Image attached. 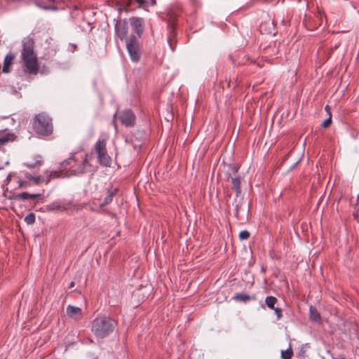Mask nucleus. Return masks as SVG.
I'll list each match as a JSON object with an SVG mask.
<instances>
[{
	"label": "nucleus",
	"instance_id": "2",
	"mask_svg": "<svg viewBox=\"0 0 359 359\" xmlns=\"http://www.w3.org/2000/svg\"><path fill=\"white\" fill-rule=\"evenodd\" d=\"M118 322L109 316H98L92 321L91 331L97 339H104L117 330Z\"/></svg>",
	"mask_w": 359,
	"mask_h": 359
},
{
	"label": "nucleus",
	"instance_id": "16",
	"mask_svg": "<svg viewBox=\"0 0 359 359\" xmlns=\"http://www.w3.org/2000/svg\"><path fill=\"white\" fill-rule=\"evenodd\" d=\"M14 58L15 56L13 54H8L6 55L2 69L3 72L8 73L10 72L11 65H12Z\"/></svg>",
	"mask_w": 359,
	"mask_h": 359
},
{
	"label": "nucleus",
	"instance_id": "24",
	"mask_svg": "<svg viewBox=\"0 0 359 359\" xmlns=\"http://www.w3.org/2000/svg\"><path fill=\"white\" fill-rule=\"evenodd\" d=\"M25 177L27 180H30L34 182L35 184H39L41 181V177L40 176H32L31 174L26 172L25 174Z\"/></svg>",
	"mask_w": 359,
	"mask_h": 359
},
{
	"label": "nucleus",
	"instance_id": "4",
	"mask_svg": "<svg viewBox=\"0 0 359 359\" xmlns=\"http://www.w3.org/2000/svg\"><path fill=\"white\" fill-rule=\"evenodd\" d=\"M32 126L34 130L41 136L50 135L53 132L52 119L45 113H41L35 116Z\"/></svg>",
	"mask_w": 359,
	"mask_h": 359
},
{
	"label": "nucleus",
	"instance_id": "10",
	"mask_svg": "<svg viewBox=\"0 0 359 359\" xmlns=\"http://www.w3.org/2000/svg\"><path fill=\"white\" fill-rule=\"evenodd\" d=\"M118 118L121 123L126 127H132L135 123V115L130 110L126 109L120 113Z\"/></svg>",
	"mask_w": 359,
	"mask_h": 359
},
{
	"label": "nucleus",
	"instance_id": "9",
	"mask_svg": "<svg viewBox=\"0 0 359 359\" xmlns=\"http://www.w3.org/2000/svg\"><path fill=\"white\" fill-rule=\"evenodd\" d=\"M115 35L121 41L125 42L128 39V22L126 20H117L115 24Z\"/></svg>",
	"mask_w": 359,
	"mask_h": 359
},
{
	"label": "nucleus",
	"instance_id": "33",
	"mask_svg": "<svg viewBox=\"0 0 359 359\" xmlns=\"http://www.w3.org/2000/svg\"><path fill=\"white\" fill-rule=\"evenodd\" d=\"M74 285H75L74 282H73V281H72V282H71V283H69V288H72V287H73L74 286Z\"/></svg>",
	"mask_w": 359,
	"mask_h": 359
},
{
	"label": "nucleus",
	"instance_id": "7",
	"mask_svg": "<svg viewBox=\"0 0 359 359\" xmlns=\"http://www.w3.org/2000/svg\"><path fill=\"white\" fill-rule=\"evenodd\" d=\"M226 177L228 180H231L232 184V189L236 192L238 197L241 193V177L238 175V168L235 165H229V170L226 172Z\"/></svg>",
	"mask_w": 359,
	"mask_h": 359
},
{
	"label": "nucleus",
	"instance_id": "23",
	"mask_svg": "<svg viewBox=\"0 0 359 359\" xmlns=\"http://www.w3.org/2000/svg\"><path fill=\"white\" fill-rule=\"evenodd\" d=\"M24 220L28 225L33 224L35 222V215L33 212H30L25 216Z\"/></svg>",
	"mask_w": 359,
	"mask_h": 359
},
{
	"label": "nucleus",
	"instance_id": "3",
	"mask_svg": "<svg viewBox=\"0 0 359 359\" xmlns=\"http://www.w3.org/2000/svg\"><path fill=\"white\" fill-rule=\"evenodd\" d=\"M21 58L27 72L31 74H36L39 69L38 59L32 42L29 40L22 43Z\"/></svg>",
	"mask_w": 359,
	"mask_h": 359
},
{
	"label": "nucleus",
	"instance_id": "32",
	"mask_svg": "<svg viewBox=\"0 0 359 359\" xmlns=\"http://www.w3.org/2000/svg\"><path fill=\"white\" fill-rule=\"evenodd\" d=\"M156 0H150V1H149V6H154V5H156Z\"/></svg>",
	"mask_w": 359,
	"mask_h": 359
},
{
	"label": "nucleus",
	"instance_id": "14",
	"mask_svg": "<svg viewBox=\"0 0 359 359\" xmlns=\"http://www.w3.org/2000/svg\"><path fill=\"white\" fill-rule=\"evenodd\" d=\"M15 135L13 133H0V149L8 142L14 141Z\"/></svg>",
	"mask_w": 359,
	"mask_h": 359
},
{
	"label": "nucleus",
	"instance_id": "34",
	"mask_svg": "<svg viewBox=\"0 0 359 359\" xmlns=\"http://www.w3.org/2000/svg\"><path fill=\"white\" fill-rule=\"evenodd\" d=\"M170 34H171V35H174L173 28H172V29H171Z\"/></svg>",
	"mask_w": 359,
	"mask_h": 359
},
{
	"label": "nucleus",
	"instance_id": "1",
	"mask_svg": "<svg viewBox=\"0 0 359 359\" xmlns=\"http://www.w3.org/2000/svg\"><path fill=\"white\" fill-rule=\"evenodd\" d=\"M89 165L88 161V155L85 153H74L70 157L63 161L60 163V170L52 171L50 176L53 177H59L65 171V176L69 177L72 175H81L86 171L87 167Z\"/></svg>",
	"mask_w": 359,
	"mask_h": 359
},
{
	"label": "nucleus",
	"instance_id": "6",
	"mask_svg": "<svg viewBox=\"0 0 359 359\" xmlns=\"http://www.w3.org/2000/svg\"><path fill=\"white\" fill-rule=\"evenodd\" d=\"M95 150L97 155L99 163L103 166H110L111 158L107 151L106 141L104 140H98L95 144Z\"/></svg>",
	"mask_w": 359,
	"mask_h": 359
},
{
	"label": "nucleus",
	"instance_id": "35",
	"mask_svg": "<svg viewBox=\"0 0 359 359\" xmlns=\"http://www.w3.org/2000/svg\"><path fill=\"white\" fill-rule=\"evenodd\" d=\"M1 168V167L0 166V169Z\"/></svg>",
	"mask_w": 359,
	"mask_h": 359
},
{
	"label": "nucleus",
	"instance_id": "30",
	"mask_svg": "<svg viewBox=\"0 0 359 359\" xmlns=\"http://www.w3.org/2000/svg\"><path fill=\"white\" fill-rule=\"evenodd\" d=\"M25 165L27 168H35L36 166L39 165H40V162H39V161H36V162H35L34 163H26Z\"/></svg>",
	"mask_w": 359,
	"mask_h": 359
},
{
	"label": "nucleus",
	"instance_id": "28",
	"mask_svg": "<svg viewBox=\"0 0 359 359\" xmlns=\"http://www.w3.org/2000/svg\"><path fill=\"white\" fill-rule=\"evenodd\" d=\"M30 184L27 181L18 180V187L21 189H26L29 187Z\"/></svg>",
	"mask_w": 359,
	"mask_h": 359
},
{
	"label": "nucleus",
	"instance_id": "19",
	"mask_svg": "<svg viewBox=\"0 0 359 359\" xmlns=\"http://www.w3.org/2000/svg\"><path fill=\"white\" fill-rule=\"evenodd\" d=\"M310 319L314 322H319L320 320V315L318 310L313 306L309 308Z\"/></svg>",
	"mask_w": 359,
	"mask_h": 359
},
{
	"label": "nucleus",
	"instance_id": "20",
	"mask_svg": "<svg viewBox=\"0 0 359 359\" xmlns=\"http://www.w3.org/2000/svg\"><path fill=\"white\" fill-rule=\"evenodd\" d=\"M233 299L241 302H247L251 299H255V297H250L244 293H237L233 297Z\"/></svg>",
	"mask_w": 359,
	"mask_h": 359
},
{
	"label": "nucleus",
	"instance_id": "17",
	"mask_svg": "<svg viewBox=\"0 0 359 359\" xmlns=\"http://www.w3.org/2000/svg\"><path fill=\"white\" fill-rule=\"evenodd\" d=\"M133 0H118L117 6L119 11H124L128 12L130 6L132 5Z\"/></svg>",
	"mask_w": 359,
	"mask_h": 359
},
{
	"label": "nucleus",
	"instance_id": "8",
	"mask_svg": "<svg viewBox=\"0 0 359 359\" xmlns=\"http://www.w3.org/2000/svg\"><path fill=\"white\" fill-rule=\"evenodd\" d=\"M249 212V205L243 200H239L236 205L235 216L236 218L241 222L246 221L248 218Z\"/></svg>",
	"mask_w": 359,
	"mask_h": 359
},
{
	"label": "nucleus",
	"instance_id": "21",
	"mask_svg": "<svg viewBox=\"0 0 359 359\" xmlns=\"http://www.w3.org/2000/svg\"><path fill=\"white\" fill-rule=\"evenodd\" d=\"M277 299L273 296L266 297L265 300L266 306L271 309H273L275 308V305L277 303Z\"/></svg>",
	"mask_w": 359,
	"mask_h": 359
},
{
	"label": "nucleus",
	"instance_id": "13",
	"mask_svg": "<svg viewBox=\"0 0 359 359\" xmlns=\"http://www.w3.org/2000/svg\"><path fill=\"white\" fill-rule=\"evenodd\" d=\"M67 314L69 318L78 320L82 316V311L79 307L69 305L67 307Z\"/></svg>",
	"mask_w": 359,
	"mask_h": 359
},
{
	"label": "nucleus",
	"instance_id": "18",
	"mask_svg": "<svg viewBox=\"0 0 359 359\" xmlns=\"http://www.w3.org/2000/svg\"><path fill=\"white\" fill-rule=\"evenodd\" d=\"M41 196V194H29L27 192H23L22 194H17L14 196L15 199L18 200H27V199H35Z\"/></svg>",
	"mask_w": 359,
	"mask_h": 359
},
{
	"label": "nucleus",
	"instance_id": "5",
	"mask_svg": "<svg viewBox=\"0 0 359 359\" xmlns=\"http://www.w3.org/2000/svg\"><path fill=\"white\" fill-rule=\"evenodd\" d=\"M126 46L130 59L137 63L140 60L142 51L139 39L135 35H130L126 41Z\"/></svg>",
	"mask_w": 359,
	"mask_h": 359
},
{
	"label": "nucleus",
	"instance_id": "11",
	"mask_svg": "<svg viewBox=\"0 0 359 359\" xmlns=\"http://www.w3.org/2000/svg\"><path fill=\"white\" fill-rule=\"evenodd\" d=\"M131 27L137 34L136 36L140 39L144 31V20L141 18H132L130 19Z\"/></svg>",
	"mask_w": 359,
	"mask_h": 359
},
{
	"label": "nucleus",
	"instance_id": "27",
	"mask_svg": "<svg viewBox=\"0 0 359 359\" xmlns=\"http://www.w3.org/2000/svg\"><path fill=\"white\" fill-rule=\"evenodd\" d=\"M250 233L247 230H244L240 232L239 233V238L241 240H247L250 238Z\"/></svg>",
	"mask_w": 359,
	"mask_h": 359
},
{
	"label": "nucleus",
	"instance_id": "31",
	"mask_svg": "<svg viewBox=\"0 0 359 359\" xmlns=\"http://www.w3.org/2000/svg\"><path fill=\"white\" fill-rule=\"evenodd\" d=\"M59 208H60V206L56 205L55 203H52V204L49 205V208L51 210L58 209Z\"/></svg>",
	"mask_w": 359,
	"mask_h": 359
},
{
	"label": "nucleus",
	"instance_id": "29",
	"mask_svg": "<svg viewBox=\"0 0 359 359\" xmlns=\"http://www.w3.org/2000/svg\"><path fill=\"white\" fill-rule=\"evenodd\" d=\"M273 310H274L275 313H276V315L277 316V318L278 320L280 319L281 317H282V310H281V309L277 307V308H274Z\"/></svg>",
	"mask_w": 359,
	"mask_h": 359
},
{
	"label": "nucleus",
	"instance_id": "12",
	"mask_svg": "<svg viewBox=\"0 0 359 359\" xmlns=\"http://www.w3.org/2000/svg\"><path fill=\"white\" fill-rule=\"evenodd\" d=\"M53 0H37L34 2L35 5L43 10L57 11V8L54 6Z\"/></svg>",
	"mask_w": 359,
	"mask_h": 359
},
{
	"label": "nucleus",
	"instance_id": "22",
	"mask_svg": "<svg viewBox=\"0 0 359 359\" xmlns=\"http://www.w3.org/2000/svg\"><path fill=\"white\" fill-rule=\"evenodd\" d=\"M325 110L327 111V113L328 114L329 116H328V118L327 119H325L323 121V123L322 124V126L323 128H327V127H328L330 125V123L332 122V114H331L330 106L326 105L325 107Z\"/></svg>",
	"mask_w": 359,
	"mask_h": 359
},
{
	"label": "nucleus",
	"instance_id": "15",
	"mask_svg": "<svg viewBox=\"0 0 359 359\" xmlns=\"http://www.w3.org/2000/svg\"><path fill=\"white\" fill-rule=\"evenodd\" d=\"M118 189H111L107 191V194L104 197L103 202L100 204V207H103L111 203L114 196L117 194Z\"/></svg>",
	"mask_w": 359,
	"mask_h": 359
},
{
	"label": "nucleus",
	"instance_id": "25",
	"mask_svg": "<svg viewBox=\"0 0 359 359\" xmlns=\"http://www.w3.org/2000/svg\"><path fill=\"white\" fill-rule=\"evenodd\" d=\"M134 1L138 4V8L147 9L149 6V1L147 0H133Z\"/></svg>",
	"mask_w": 359,
	"mask_h": 359
},
{
	"label": "nucleus",
	"instance_id": "26",
	"mask_svg": "<svg viewBox=\"0 0 359 359\" xmlns=\"http://www.w3.org/2000/svg\"><path fill=\"white\" fill-rule=\"evenodd\" d=\"M292 355V352L290 349L282 351L281 357L283 359H290Z\"/></svg>",
	"mask_w": 359,
	"mask_h": 359
}]
</instances>
